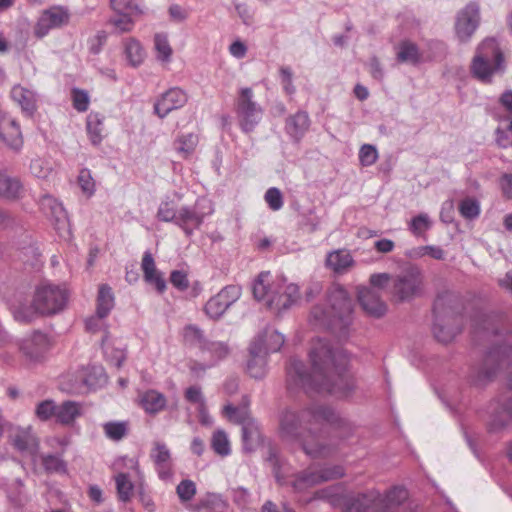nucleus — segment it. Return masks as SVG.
I'll return each mask as SVG.
<instances>
[{
	"mask_svg": "<svg viewBox=\"0 0 512 512\" xmlns=\"http://www.w3.org/2000/svg\"><path fill=\"white\" fill-rule=\"evenodd\" d=\"M311 371L305 364L291 358L286 367L287 388H301L305 393H327L338 398H347L355 390V380L345 374L348 354L341 348H333L328 340L318 338L309 352Z\"/></svg>",
	"mask_w": 512,
	"mask_h": 512,
	"instance_id": "f257e3e1",
	"label": "nucleus"
},
{
	"mask_svg": "<svg viewBox=\"0 0 512 512\" xmlns=\"http://www.w3.org/2000/svg\"><path fill=\"white\" fill-rule=\"evenodd\" d=\"M324 424L350 429L349 422L333 408L311 405L301 410L284 409L279 417V436L285 442L299 443L305 454L313 459L327 457L331 449L321 441Z\"/></svg>",
	"mask_w": 512,
	"mask_h": 512,
	"instance_id": "f03ea898",
	"label": "nucleus"
},
{
	"mask_svg": "<svg viewBox=\"0 0 512 512\" xmlns=\"http://www.w3.org/2000/svg\"><path fill=\"white\" fill-rule=\"evenodd\" d=\"M463 305L460 297L451 291L439 293L433 303V334L441 343L451 342L462 331Z\"/></svg>",
	"mask_w": 512,
	"mask_h": 512,
	"instance_id": "7ed1b4c3",
	"label": "nucleus"
},
{
	"mask_svg": "<svg viewBox=\"0 0 512 512\" xmlns=\"http://www.w3.org/2000/svg\"><path fill=\"white\" fill-rule=\"evenodd\" d=\"M352 311L353 302L349 293L342 286L336 285L328 293V307L314 306L311 315L339 337H346Z\"/></svg>",
	"mask_w": 512,
	"mask_h": 512,
	"instance_id": "20e7f679",
	"label": "nucleus"
},
{
	"mask_svg": "<svg viewBox=\"0 0 512 512\" xmlns=\"http://www.w3.org/2000/svg\"><path fill=\"white\" fill-rule=\"evenodd\" d=\"M407 497V490L400 486L392 487L384 495L370 490L347 498L344 512H403L400 505Z\"/></svg>",
	"mask_w": 512,
	"mask_h": 512,
	"instance_id": "39448f33",
	"label": "nucleus"
},
{
	"mask_svg": "<svg viewBox=\"0 0 512 512\" xmlns=\"http://www.w3.org/2000/svg\"><path fill=\"white\" fill-rule=\"evenodd\" d=\"M512 362V336L500 344L493 345L485 354L481 364L472 366L468 381L474 386H483L491 381L497 372Z\"/></svg>",
	"mask_w": 512,
	"mask_h": 512,
	"instance_id": "423d86ee",
	"label": "nucleus"
},
{
	"mask_svg": "<svg viewBox=\"0 0 512 512\" xmlns=\"http://www.w3.org/2000/svg\"><path fill=\"white\" fill-rule=\"evenodd\" d=\"M504 55L495 38H486L478 46L471 64V72L478 80L489 83L495 72L503 71Z\"/></svg>",
	"mask_w": 512,
	"mask_h": 512,
	"instance_id": "0eeeda50",
	"label": "nucleus"
},
{
	"mask_svg": "<svg viewBox=\"0 0 512 512\" xmlns=\"http://www.w3.org/2000/svg\"><path fill=\"white\" fill-rule=\"evenodd\" d=\"M35 303L41 316H52L62 312L67 306L69 291L63 285L43 283L34 292Z\"/></svg>",
	"mask_w": 512,
	"mask_h": 512,
	"instance_id": "6e6552de",
	"label": "nucleus"
},
{
	"mask_svg": "<svg viewBox=\"0 0 512 512\" xmlns=\"http://www.w3.org/2000/svg\"><path fill=\"white\" fill-rule=\"evenodd\" d=\"M214 212L212 202L204 197L198 198L193 205H183L178 209L175 225L186 237L191 238L199 230L207 216Z\"/></svg>",
	"mask_w": 512,
	"mask_h": 512,
	"instance_id": "1a4fd4ad",
	"label": "nucleus"
},
{
	"mask_svg": "<svg viewBox=\"0 0 512 512\" xmlns=\"http://www.w3.org/2000/svg\"><path fill=\"white\" fill-rule=\"evenodd\" d=\"M423 275L415 265L402 270L393 281V295L398 301H410L422 292Z\"/></svg>",
	"mask_w": 512,
	"mask_h": 512,
	"instance_id": "9d476101",
	"label": "nucleus"
},
{
	"mask_svg": "<svg viewBox=\"0 0 512 512\" xmlns=\"http://www.w3.org/2000/svg\"><path fill=\"white\" fill-rule=\"evenodd\" d=\"M237 115L241 129L245 133L252 132L262 118V109L253 101V91L249 87L240 90L237 99Z\"/></svg>",
	"mask_w": 512,
	"mask_h": 512,
	"instance_id": "9b49d317",
	"label": "nucleus"
},
{
	"mask_svg": "<svg viewBox=\"0 0 512 512\" xmlns=\"http://www.w3.org/2000/svg\"><path fill=\"white\" fill-rule=\"evenodd\" d=\"M70 18L71 13L67 7L55 5L45 9L34 27V35L41 39L51 30L67 26Z\"/></svg>",
	"mask_w": 512,
	"mask_h": 512,
	"instance_id": "f8f14e48",
	"label": "nucleus"
},
{
	"mask_svg": "<svg viewBox=\"0 0 512 512\" xmlns=\"http://www.w3.org/2000/svg\"><path fill=\"white\" fill-rule=\"evenodd\" d=\"M240 296V286L227 285L206 302L204 311L210 319L218 320L240 298Z\"/></svg>",
	"mask_w": 512,
	"mask_h": 512,
	"instance_id": "ddd939ff",
	"label": "nucleus"
},
{
	"mask_svg": "<svg viewBox=\"0 0 512 512\" xmlns=\"http://www.w3.org/2000/svg\"><path fill=\"white\" fill-rule=\"evenodd\" d=\"M479 6L475 2L467 4L457 15L456 36L460 42H468L479 26Z\"/></svg>",
	"mask_w": 512,
	"mask_h": 512,
	"instance_id": "4468645a",
	"label": "nucleus"
},
{
	"mask_svg": "<svg viewBox=\"0 0 512 512\" xmlns=\"http://www.w3.org/2000/svg\"><path fill=\"white\" fill-rule=\"evenodd\" d=\"M188 101V95L180 87H172L162 93L154 104V112L160 118H165L171 111L182 108Z\"/></svg>",
	"mask_w": 512,
	"mask_h": 512,
	"instance_id": "2eb2a0df",
	"label": "nucleus"
},
{
	"mask_svg": "<svg viewBox=\"0 0 512 512\" xmlns=\"http://www.w3.org/2000/svg\"><path fill=\"white\" fill-rule=\"evenodd\" d=\"M20 351L30 361H40L49 348V339L47 334L36 330L30 336L22 339Z\"/></svg>",
	"mask_w": 512,
	"mask_h": 512,
	"instance_id": "dca6fc26",
	"label": "nucleus"
},
{
	"mask_svg": "<svg viewBox=\"0 0 512 512\" xmlns=\"http://www.w3.org/2000/svg\"><path fill=\"white\" fill-rule=\"evenodd\" d=\"M357 298L360 306L367 314L379 318L386 313L387 306L377 290L366 286L359 287Z\"/></svg>",
	"mask_w": 512,
	"mask_h": 512,
	"instance_id": "f3484780",
	"label": "nucleus"
},
{
	"mask_svg": "<svg viewBox=\"0 0 512 512\" xmlns=\"http://www.w3.org/2000/svg\"><path fill=\"white\" fill-rule=\"evenodd\" d=\"M298 299V286L295 284H288L275 290V295L268 300V307L280 315L295 304Z\"/></svg>",
	"mask_w": 512,
	"mask_h": 512,
	"instance_id": "a211bd4d",
	"label": "nucleus"
},
{
	"mask_svg": "<svg viewBox=\"0 0 512 512\" xmlns=\"http://www.w3.org/2000/svg\"><path fill=\"white\" fill-rule=\"evenodd\" d=\"M242 432V448L246 453L255 451L262 441L259 424L248 415L240 418Z\"/></svg>",
	"mask_w": 512,
	"mask_h": 512,
	"instance_id": "6ab92c4d",
	"label": "nucleus"
},
{
	"mask_svg": "<svg viewBox=\"0 0 512 512\" xmlns=\"http://www.w3.org/2000/svg\"><path fill=\"white\" fill-rule=\"evenodd\" d=\"M10 94L11 98L21 107L22 113L32 118L38 110L39 95L37 92L17 84L12 87Z\"/></svg>",
	"mask_w": 512,
	"mask_h": 512,
	"instance_id": "aec40b11",
	"label": "nucleus"
},
{
	"mask_svg": "<svg viewBox=\"0 0 512 512\" xmlns=\"http://www.w3.org/2000/svg\"><path fill=\"white\" fill-rule=\"evenodd\" d=\"M311 120L306 111L299 110L285 120V132L292 142L299 143L309 130Z\"/></svg>",
	"mask_w": 512,
	"mask_h": 512,
	"instance_id": "412c9836",
	"label": "nucleus"
},
{
	"mask_svg": "<svg viewBox=\"0 0 512 512\" xmlns=\"http://www.w3.org/2000/svg\"><path fill=\"white\" fill-rule=\"evenodd\" d=\"M512 424V419L500 402H497L488 414L486 430L491 435L505 432Z\"/></svg>",
	"mask_w": 512,
	"mask_h": 512,
	"instance_id": "4be33fe9",
	"label": "nucleus"
},
{
	"mask_svg": "<svg viewBox=\"0 0 512 512\" xmlns=\"http://www.w3.org/2000/svg\"><path fill=\"white\" fill-rule=\"evenodd\" d=\"M141 268L144 280L148 284L153 285L158 293L162 294L167 287L166 281L162 273L157 270L153 255L149 250L143 254Z\"/></svg>",
	"mask_w": 512,
	"mask_h": 512,
	"instance_id": "5701e85b",
	"label": "nucleus"
},
{
	"mask_svg": "<svg viewBox=\"0 0 512 512\" xmlns=\"http://www.w3.org/2000/svg\"><path fill=\"white\" fill-rule=\"evenodd\" d=\"M0 137L7 146L14 150H18L22 147L23 139L20 126L13 119L1 123Z\"/></svg>",
	"mask_w": 512,
	"mask_h": 512,
	"instance_id": "b1692460",
	"label": "nucleus"
},
{
	"mask_svg": "<svg viewBox=\"0 0 512 512\" xmlns=\"http://www.w3.org/2000/svg\"><path fill=\"white\" fill-rule=\"evenodd\" d=\"M140 404L146 413L155 415L165 409L167 400L164 394L151 389L141 395Z\"/></svg>",
	"mask_w": 512,
	"mask_h": 512,
	"instance_id": "393cba45",
	"label": "nucleus"
},
{
	"mask_svg": "<svg viewBox=\"0 0 512 512\" xmlns=\"http://www.w3.org/2000/svg\"><path fill=\"white\" fill-rule=\"evenodd\" d=\"M81 415V405L67 400L57 405L55 421L61 425H70Z\"/></svg>",
	"mask_w": 512,
	"mask_h": 512,
	"instance_id": "a878e982",
	"label": "nucleus"
},
{
	"mask_svg": "<svg viewBox=\"0 0 512 512\" xmlns=\"http://www.w3.org/2000/svg\"><path fill=\"white\" fill-rule=\"evenodd\" d=\"M104 116L100 113L91 112L87 116L86 130L89 140L93 146H99L104 138Z\"/></svg>",
	"mask_w": 512,
	"mask_h": 512,
	"instance_id": "bb28decb",
	"label": "nucleus"
},
{
	"mask_svg": "<svg viewBox=\"0 0 512 512\" xmlns=\"http://www.w3.org/2000/svg\"><path fill=\"white\" fill-rule=\"evenodd\" d=\"M327 266L336 273L347 271L354 264V260L349 251L342 249L330 252L326 258Z\"/></svg>",
	"mask_w": 512,
	"mask_h": 512,
	"instance_id": "cd10ccee",
	"label": "nucleus"
},
{
	"mask_svg": "<svg viewBox=\"0 0 512 512\" xmlns=\"http://www.w3.org/2000/svg\"><path fill=\"white\" fill-rule=\"evenodd\" d=\"M42 211L53 218L56 223H64L67 220V212L60 202L50 195H44L40 199Z\"/></svg>",
	"mask_w": 512,
	"mask_h": 512,
	"instance_id": "c85d7f7f",
	"label": "nucleus"
},
{
	"mask_svg": "<svg viewBox=\"0 0 512 512\" xmlns=\"http://www.w3.org/2000/svg\"><path fill=\"white\" fill-rule=\"evenodd\" d=\"M23 187L18 178L0 172V196L14 200L21 196Z\"/></svg>",
	"mask_w": 512,
	"mask_h": 512,
	"instance_id": "c756f323",
	"label": "nucleus"
},
{
	"mask_svg": "<svg viewBox=\"0 0 512 512\" xmlns=\"http://www.w3.org/2000/svg\"><path fill=\"white\" fill-rule=\"evenodd\" d=\"M114 307V294L110 286L102 284L97 296L96 314L98 318H106Z\"/></svg>",
	"mask_w": 512,
	"mask_h": 512,
	"instance_id": "7c9ffc66",
	"label": "nucleus"
},
{
	"mask_svg": "<svg viewBox=\"0 0 512 512\" xmlns=\"http://www.w3.org/2000/svg\"><path fill=\"white\" fill-rule=\"evenodd\" d=\"M194 512H228V503L219 494H208L195 506Z\"/></svg>",
	"mask_w": 512,
	"mask_h": 512,
	"instance_id": "2f4dec72",
	"label": "nucleus"
},
{
	"mask_svg": "<svg viewBox=\"0 0 512 512\" xmlns=\"http://www.w3.org/2000/svg\"><path fill=\"white\" fill-rule=\"evenodd\" d=\"M270 277L269 271H263L261 272L258 277L255 279L253 286H252V292L253 296L256 300L262 301L266 300V303L268 304L269 298L275 295V290H272L268 286V278Z\"/></svg>",
	"mask_w": 512,
	"mask_h": 512,
	"instance_id": "473e14b6",
	"label": "nucleus"
},
{
	"mask_svg": "<svg viewBox=\"0 0 512 512\" xmlns=\"http://www.w3.org/2000/svg\"><path fill=\"white\" fill-rule=\"evenodd\" d=\"M41 464L48 474H66L67 463L61 454H41Z\"/></svg>",
	"mask_w": 512,
	"mask_h": 512,
	"instance_id": "72a5a7b5",
	"label": "nucleus"
},
{
	"mask_svg": "<svg viewBox=\"0 0 512 512\" xmlns=\"http://www.w3.org/2000/svg\"><path fill=\"white\" fill-rule=\"evenodd\" d=\"M397 60L401 63L417 65L421 62V53L416 44L410 41H403L399 45Z\"/></svg>",
	"mask_w": 512,
	"mask_h": 512,
	"instance_id": "f704fd0d",
	"label": "nucleus"
},
{
	"mask_svg": "<svg viewBox=\"0 0 512 512\" xmlns=\"http://www.w3.org/2000/svg\"><path fill=\"white\" fill-rule=\"evenodd\" d=\"M116 15L111 17L108 21L112 25L117 33H128L134 28L135 22L132 16L135 15L131 11H115Z\"/></svg>",
	"mask_w": 512,
	"mask_h": 512,
	"instance_id": "c9c22d12",
	"label": "nucleus"
},
{
	"mask_svg": "<svg viewBox=\"0 0 512 512\" xmlns=\"http://www.w3.org/2000/svg\"><path fill=\"white\" fill-rule=\"evenodd\" d=\"M201 351L210 355V366H215L219 361L227 357L229 354V347L224 342L208 341L204 344Z\"/></svg>",
	"mask_w": 512,
	"mask_h": 512,
	"instance_id": "e433bc0d",
	"label": "nucleus"
},
{
	"mask_svg": "<svg viewBox=\"0 0 512 512\" xmlns=\"http://www.w3.org/2000/svg\"><path fill=\"white\" fill-rule=\"evenodd\" d=\"M178 209L174 200L166 197L159 204L156 218L161 222L173 223L175 225Z\"/></svg>",
	"mask_w": 512,
	"mask_h": 512,
	"instance_id": "4c0bfd02",
	"label": "nucleus"
},
{
	"mask_svg": "<svg viewBox=\"0 0 512 512\" xmlns=\"http://www.w3.org/2000/svg\"><path fill=\"white\" fill-rule=\"evenodd\" d=\"M83 384L89 389H96L107 382V375L101 366H91L86 375L81 378Z\"/></svg>",
	"mask_w": 512,
	"mask_h": 512,
	"instance_id": "58836bf2",
	"label": "nucleus"
},
{
	"mask_svg": "<svg viewBox=\"0 0 512 512\" xmlns=\"http://www.w3.org/2000/svg\"><path fill=\"white\" fill-rule=\"evenodd\" d=\"M129 430L128 421H109L103 424L105 436L113 441L122 440Z\"/></svg>",
	"mask_w": 512,
	"mask_h": 512,
	"instance_id": "ea45409f",
	"label": "nucleus"
},
{
	"mask_svg": "<svg viewBox=\"0 0 512 512\" xmlns=\"http://www.w3.org/2000/svg\"><path fill=\"white\" fill-rule=\"evenodd\" d=\"M432 220L426 213L413 217L408 224V230L416 237L426 238V232L432 227Z\"/></svg>",
	"mask_w": 512,
	"mask_h": 512,
	"instance_id": "a19ab883",
	"label": "nucleus"
},
{
	"mask_svg": "<svg viewBox=\"0 0 512 512\" xmlns=\"http://www.w3.org/2000/svg\"><path fill=\"white\" fill-rule=\"evenodd\" d=\"M14 318L21 323H30L40 315V310L37 308L35 298L30 305L20 304L14 309Z\"/></svg>",
	"mask_w": 512,
	"mask_h": 512,
	"instance_id": "79ce46f5",
	"label": "nucleus"
},
{
	"mask_svg": "<svg viewBox=\"0 0 512 512\" xmlns=\"http://www.w3.org/2000/svg\"><path fill=\"white\" fill-rule=\"evenodd\" d=\"M125 55L128 62L132 66L136 67L142 63L145 52L140 42L134 38H131L125 44Z\"/></svg>",
	"mask_w": 512,
	"mask_h": 512,
	"instance_id": "37998d69",
	"label": "nucleus"
},
{
	"mask_svg": "<svg viewBox=\"0 0 512 512\" xmlns=\"http://www.w3.org/2000/svg\"><path fill=\"white\" fill-rule=\"evenodd\" d=\"M211 448L222 457L228 456L231 453L230 442L225 431L218 429L213 432Z\"/></svg>",
	"mask_w": 512,
	"mask_h": 512,
	"instance_id": "c03bdc74",
	"label": "nucleus"
},
{
	"mask_svg": "<svg viewBox=\"0 0 512 512\" xmlns=\"http://www.w3.org/2000/svg\"><path fill=\"white\" fill-rule=\"evenodd\" d=\"M117 495L120 501L128 502L134 489L133 483L127 473H119L115 476Z\"/></svg>",
	"mask_w": 512,
	"mask_h": 512,
	"instance_id": "a18cd8bd",
	"label": "nucleus"
},
{
	"mask_svg": "<svg viewBox=\"0 0 512 512\" xmlns=\"http://www.w3.org/2000/svg\"><path fill=\"white\" fill-rule=\"evenodd\" d=\"M57 404L52 399H46L39 402L35 408V415L41 421L55 419Z\"/></svg>",
	"mask_w": 512,
	"mask_h": 512,
	"instance_id": "49530a36",
	"label": "nucleus"
},
{
	"mask_svg": "<svg viewBox=\"0 0 512 512\" xmlns=\"http://www.w3.org/2000/svg\"><path fill=\"white\" fill-rule=\"evenodd\" d=\"M459 212L465 219H475L480 214V203L475 198H465L459 203Z\"/></svg>",
	"mask_w": 512,
	"mask_h": 512,
	"instance_id": "de8ad7c7",
	"label": "nucleus"
},
{
	"mask_svg": "<svg viewBox=\"0 0 512 512\" xmlns=\"http://www.w3.org/2000/svg\"><path fill=\"white\" fill-rule=\"evenodd\" d=\"M266 343V351L270 353L278 352L284 345V336L276 330H265L262 334Z\"/></svg>",
	"mask_w": 512,
	"mask_h": 512,
	"instance_id": "09e8293b",
	"label": "nucleus"
},
{
	"mask_svg": "<svg viewBox=\"0 0 512 512\" xmlns=\"http://www.w3.org/2000/svg\"><path fill=\"white\" fill-rule=\"evenodd\" d=\"M155 49L158 53L157 58L163 62H168L172 55V48L165 34L157 33L154 36Z\"/></svg>",
	"mask_w": 512,
	"mask_h": 512,
	"instance_id": "8fccbe9b",
	"label": "nucleus"
},
{
	"mask_svg": "<svg viewBox=\"0 0 512 512\" xmlns=\"http://www.w3.org/2000/svg\"><path fill=\"white\" fill-rule=\"evenodd\" d=\"M266 358L250 357L247 362V372L255 379H262L266 374Z\"/></svg>",
	"mask_w": 512,
	"mask_h": 512,
	"instance_id": "3c124183",
	"label": "nucleus"
},
{
	"mask_svg": "<svg viewBox=\"0 0 512 512\" xmlns=\"http://www.w3.org/2000/svg\"><path fill=\"white\" fill-rule=\"evenodd\" d=\"M14 446L21 452H27L31 455L38 450V442L31 435H17L14 439Z\"/></svg>",
	"mask_w": 512,
	"mask_h": 512,
	"instance_id": "603ef678",
	"label": "nucleus"
},
{
	"mask_svg": "<svg viewBox=\"0 0 512 512\" xmlns=\"http://www.w3.org/2000/svg\"><path fill=\"white\" fill-rule=\"evenodd\" d=\"M150 457L155 465H163L170 462L171 453L165 443L155 442Z\"/></svg>",
	"mask_w": 512,
	"mask_h": 512,
	"instance_id": "864d4df0",
	"label": "nucleus"
},
{
	"mask_svg": "<svg viewBox=\"0 0 512 512\" xmlns=\"http://www.w3.org/2000/svg\"><path fill=\"white\" fill-rule=\"evenodd\" d=\"M196 492V484L190 479L182 480L176 487V493L181 502L192 500Z\"/></svg>",
	"mask_w": 512,
	"mask_h": 512,
	"instance_id": "5fc2aeb1",
	"label": "nucleus"
},
{
	"mask_svg": "<svg viewBox=\"0 0 512 512\" xmlns=\"http://www.w3.org/2000/svg\"><path fill=\"white\" fill-rule=\"evenodd\" d=\"M72 103L75 110L85 112L89 107V95L87 91L80 88H73L71 91Z\"/></svg>",
	"mask_w": 512,
	"mask_h": 512,
	"instance_id": "6e6d98bb",
	"label": "nucleus"
},
{
	"mask_svg": "<svg viewBox=\"0 0 512 512\" xmlns=\"http://www.w3.org/2000/svg\"><path fill=\"white\" fill-rule=\"evenodd\" d=\"M264 199L269 208L273 211H278L283 207V196L281 191L276 187L269 188L264 195Z\"/></svg>",
	"mask_w": 512,
	"mask_h": 512,
	"instance_id": "4d7b16f0",
	"label": "nucleus"
},
{
	"mask_svg": "<svg viewBox=\"0 0 512 512\" xmlns=\"http://www.w3.org/2000/svg\"><path fill=\"white\" fill-rule=\"evenodd\" d=\"M378 159V152L375 146L364 144L359 151V160L363 166H371Z\"/></svg>",
	"mask_w": 512,
	"mask_h": 512,
	"instance_id": "13d9d810",
	"label": "nucleus"
},
{
	"mask_svg": "<svg viewBox=\"0 0 512 512\" xmlns=\"http://www.w3.org/2000/svg\"><path fill=\"white\" fill-rule=\"evenodd\" d=\"M111 8L114 11H131L135 15L144 14V10L134 0H110Z\"/></svg>",
	"mask_w": 512,
	"mask_h": 512,
	"instance_id": "bf43d9fd",
	"label": "nucleus"
},
{
	"mask_svg": "<svg viewBox=\"0 0 512 512\" xmlns=\"http://www.w3.org/2000/svg\"><path fill=\"white\" fill-rule=\"evenodd\" d=\"M185 398L190 403L198 404V411L204 413L205 399L199 386H190L185 391Z\"/></svg>",
	"mask_w": 512,
	"mask_h": 512,
	"instance_id": "052dcab7",
	"label": "nucleus"
},
{
	"mask_svg": "<svg viewBox=\"0 0 512 512\" xmlns=\"http://www.w3.org/2000/svg\"><path fill=\"white\" fill-rule=\"evenodd\" d=\"M106 41L107 33L103 30L98 31L93 37L88 39L89 52L94 55L99 54Z\"/></svg>",
	"mask_w": 512,
	"mask_h": 512,
	"instance_id": "680f3d73",
	"label": "nucleus"
},
{
	"mask_svg": "<svg viewBox=\"0 0 512 512\" xmlns=\"http://www.w3.org/2000/svg\"><path fill=\"white\" fill-rule=\"evenodd\" d=\"M320 476H321L320 470L319 471L304 470L297 475L296 481L298 483H301V484H304L307 486H314V485L322 483V479Z\"/></svg>",
	"mask_w": 512,
	"mask_h": 512,
	"instance_id": "e2e57ef3",
	"label": "nucleus"
},
{
	"mask_svg": "<svg viewBox=\"0 0 512 512\" xmlns=\"http://www.w3.org/2000/svg\"><path fill=\"white\" fill-rule=\"evenodd\" d=\"M322 483L336 480L344 476L345 471L341 465L326 466L320 469Z\"/></svg>",
	"mask_w": 512,
	"mask_h": 512,
	"instance_id": "0e129e2a",
	"label": "nucleus"
},
{
	"mask_svg": "<svg viewBox=\"0 0 512 512\" xmlns=\"http://www.w3.org/2000/svg\"><path fill=\"white\" fill-rule=\"evenodd\" d=\"M281 83L286 94L293 95L296 91L293 85V72L290 67H281L279 70Z\"/></svg>",
	"mask_w": 512,
	"mask_h": 512,
	"instance_id": "69168bd1",
	"label": "nucleus"
},
{
	"mask_svg": "<svg viewBox=\"0 0 512 512\" xmlns=\"http://www.w3.org/2000/svg\"><path fill=\"white\" fill-rule=\"evenodd\" d=\"M170 283L179 291H185L189 287L187 274L181 270H173L171 272Z\"/></svg>",
	"mask_w": 512,
	"mask_h": 512,
	"instance_id": "338daca9",
	"label": "nucleus"
},
{
	"mask_svg": "<svg viewBox=\"0 0 512 512\" xmlns=\"http://www.w3.org/2000/svg\"><path fill=\"white\" fill-rule=\"evenodd\" d=\"M232 500L238 507L245 508L250 502L248 489L242 486L232 489Z\"/></svg>",
	"mask_w": 512,
	"mask_h": 512,
	"instance_id": "774afa93",
	"label": "nucleus"
}]
</instances>
